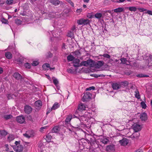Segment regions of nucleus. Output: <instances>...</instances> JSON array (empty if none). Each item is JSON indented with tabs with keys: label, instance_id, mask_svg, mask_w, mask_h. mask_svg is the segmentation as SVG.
Instances as JSON below:
<instances>
[{
	"label": "nucleus",
	"instance_id": "1a4fd4ad",
	"mask_svg": "<svg viewBox=\"0 0 152 152\" xmlns=\"http://www.w3.org/2000/svg\"><path fill=\"white\" fill-rule=\"evenodd\" d=\"M72 116H73V118H76L78 119V121H80V124H79L77 125L75 127L72 126V127L73 128L76 129L77 130H79V129H80V125H81V123H83L82 122V121H83V120L82 119L83 118V116L78 117V116H76L75 115H72Z\"/></svg>",
	"mask_w": 152,
	"mask_h": 152
},
{
	"label": "nucleus",
	"instance_id": "dca6fc26",
	"mask_svg": "<svg viewBox=\"0 0 152 152\" xmlns=\"http://www.w3.org/2000/svg\"><path fill=\"white\" fill-rule=\"evenodd\" d=\"M24 110L26 113L29 114L31 112L32 108L29 106L26 105L25 106Z\"/></svg>",
	"mask_w": 152,
	"mask_h": 152
},
{
	"label": "nucleus",
	"instance_id": "c9c22d12",
	"mask_svg": "<svg viewBox=\"0 0 152 152\" xmlns=\"http://www.w3.org/2000/svg\"><path fill=\"white\" fill-rule=\"evenodd\" d=\"M39 61L38 60L34 61L31 63V66H36L39 64Z\"/></svg>",
	"mask_w": 152,
	"mask_h": 152
},
{
	"label": "nucleus",
	"instance_id": "8fccbe9b",
	"mask_svg": "<svg viewBox=\"0 0 152 152\" xmlns=\"http://www.w3.org/2000/svg\"><path fill=\"white\" fill-rule=\"evenodd\" d=\"M74 54L76 56L78 57V56L80 55L81 53L79 50H76L74 52Z\"/></svg>",
	"mask_w": 152,
	"mask_h": 152
},
{
	"label": "nucleus",
	"instance_id": "3c124183",
	"mask_svg": "<svg viewBox=\"0 0 152 152\" xmlns=\"http://www.w3.org/2000/svg\"><path fill=\"white\" fill-rule=\"evenodd\" d=\"M12 117V115H7L4 116V118L6 120H8L10 118Z\"/></svg>",
	"mask_w": 152,
	"mask_h": 152
},
{
	"label": "nucleus",
	"instance_id": "393cba45",
	"mask_svg": "<svg viewBox=\"0 0 152 152\" xmlns=\"http://www.w3.org/2000/svg\"><path fill=\"white\" fill-rule=\"evenodd\" d=\"M72 118L73 116L72 114L69 115L66 118L65 120V122L67 123H69Z\"/></svg>",
	"mask_w": 152,
	"mask_h": 152
},
{
	"label": "nucleus",
	"instance_id": "e2e57ef3",
	"mask_svg": "<svg viewBox=\"0 0 152 152\" xmlns=\"http://www.w3.org/2000/svg\"><path fill=\"white\" fill-rule=\"evenodd\" d=\"M87 17L89 18H92V16L91 14L88 13L87 15Z\"/></svg>",
	"mask_w": 152,
	"mask_h": 152
},
{
	"label": "nucleus",
	"instance_id": "69168bd1",
	"mask_svg": "<svg viewBox=\"0 0 152 152\" xmlns=\"http://www.w3.org/2000/svg\"><path fill=\"white\" fill-rule=\"evenodd\" d=\"M43 144L41 142H39L38 144V147L40 148L41 147L42 145H43Z\"/></svg>",
	"mask_w": 152,
	"mask_h": 152
},
{
	"label": "nucleus",
	"instance_id": "2eb2a0df",
	"mask_svg": "<svg viewBox=\"0 0 152 152\" xmlns=\"http://www.w3.org/2000/svg\"><path fill=\"white\" fill-rule=\"evenodd\" d=\"M140 118L142 121H146L148 118L147 113L145 112L141 113L140 115Z\"/></svg>",
	"mask_w": 152,
	"mask_h": 152
},
{
	"label": "nucleus",
	"instance_id": "2f4dec72",
	"mask_svg": "<svg viewBox=\"0 0 152 152\" xmlns=\"http://www.w3.org/2000/svg\"><path fill=\"white\" fill-rule=\"evenodd\" d=\"M92 115V114L91 113L88 111H86L85 113L83 115L84 116H83V118L84 117L89 118L91 117Z\"/></svg>",
	"mask_w": 152,
	"mask_h": 152
},
{
	"label": "nucleus",
	"instance_id": "338daca9",
	"mask_svg": "<svg viewBox=\"0 0 152 152\" xmlns=\"http://www.w3.org/2000/svg\"><path fill=\"white\" fill-rule=\"evenodd\" d=\"M73 70L72 69H69L67 70V71L68 72L70 73H72L73 72Z\"/></svg>",
	"mask_w": 152,
	"mask_h": 152
},
{
	"label": "nucleus",
	"instance_id": "e433bc0d",
	"mask_svg": "<svg viewBox=\"0 0 152 152\" xmlns=\"http://www.w3.org/2000/svg\"><path fill=\"white\" fill-rule=\"evenodd\" d=\"M74 33L72 31H69L68 32L67 36L70 38H72L74 37Z\"/></svg>",
	"mask_w": 152,
	"mask_h": 152
},
{
	"label": "nucleus",
	"instance_id": "b1692460",
	"mask_svg": "<svg viewBox=\"0 0 152 152\" xmlns=\"http://www.w3.org/2000/svg\"><path fill=\"white\" fill-rule=\"evenodd\" d=\"M23 67L25 69H31V64L28 62H26L24 63L23 65Z\"/></svg>",
	"mask_w": 152,
	"mask_h": 152
},
{
	"label": "nucleus",
	"instance_id": "13d9d810",
	"mask_svg": "<svg viewBox=\"0 0 152 152\" xmlns=\"http://www.w3.org/2000/svg\"><path fill=\"white\" fill-rule=\"evenodd\" d=\"M66 1L68 2L71 5V6L72 7H74V4L73 2H72L71 0H66Z\"/></svg>",
	"mask_w": 152,
	"mask_h": 152
},
{
	"label": "nucleus",
	"instance_id": "f257e3e1",
	"mask_svg": "<svg viewBox=\"0 0 152 152\" xmlns=\"http://www.w3.org/2000/svg\"><path fill=\"white\" fill-rule=\"evenodd\" d=\"M104 64L102 61H98L96 62L91 59L87 60L82 63L84 66L90 67L92 69L96 71L99 70L98 69L103 65Z\"/></svg>",
	"mask_w": 152,
	"mask_h": 152
},
{
	"label": "nucleus",
	"instance_id": "20e7f679",
	"mask_svg": "<svg viewBox=\"0 0 152 152\" xmlns=\"http://www.w3.org/2000/svg\"><path fill=\"white\" fill-rule=\"evenodd\" d=\"M47 34L50 37V40L51 41H58L61 39V37L60 36V33L58 32L57 30L48 31L47 32Z\"/></svg>",
	"mask_w": 152,
	"mask_h": 152
},
{
	"label": "nucleus",
	"instance_id": "6e6d98bb",
	"mask_svg": "<svg viewBox=\"0 0 152 152\" xmlns=\"http://www.w3.org/2000/svg\"><path fill=\"white\" fill-rule=\"evenodd\" d=\"M52 54L50 52H48L47 53L46 56L48 58H51L52 56Z\"/></svg>",
	"mask_w": 152,
	"mask_h": 152
},
{
	"label": "nucleus",
	"instance_id": "de8ad7c7",
	"mask_svg": "<svg viewBox=\"0 0 152 152\" xmlns=\"http://www.w3.org/2000/svg\"><path fill=\"white\" fill-rule=\"evenodd\" d=\"M13 3V0H7L6 3L9 5H11Z\"/></svg>",
	"mask_w": 152,
	"mask_h": 152
},
{
	"label": "nucleus",
	"instance_id": "7c9ffc66",
	"mask_svg": "<svg viewBox=\"0 0 152 152\" xmlns=\"http://www.w3.org/2000/svg\"><path fill=\"white\" fill-rule=\"evenodd\" d=\"M5 56L8 59H10L12 57V54L9 52H6L5 53Z\"/></svg>",
	"mask_w": 152,
	"mask_h": 152
},
{
	"label": "nucleus",
	"instance_id": "f3484780",
	"mask_svg": "<svg viewBox=\"0 0 152 152\" xmlns=\"http://www.w3.org/2000/svg\"><path fill=\"white\" fill-rule=\"evenodd\" d=\"M119 143L123 146H126L128 143V140L126 138H124L122 140L119 141Z\"/></svg>",
	"mask_w": 152,
	"mask_h": 152
},
{
	"label": "nucleus",
	"instance_id": "f03ea898",
	"mask_svg": "<svg viewBox=\"0 0 152 152\" xmlns=\"http://www.w3.org/2000/svg\"><path fill=\"white\" fill-rule=\"evenodd\" d=\"M126 58H121L120 60L110 59L107 62V65L109 67L113 66V70L115 71L119 64H124L127 61Z\"/></svg>",
	"mask_w": 152,
	"mask_h": 152
},
{
	"label": "nucleus",
	"instance_id": "9b49d317",
	"mask_svg": "<svg viewBox=\"0 0 152 152\" xmlns=\"http://www.w3.org/2000/svg\"><path fill=\"white\" fill-rule=\"evenodd\" d=\"M16 120L18 123L21 124L24 123L25 122V117L23 115L17 116Z\"/></svg>",
	"mask_w": 152,
	"mask_h": 152
},
{
	"label": "nucleus",
	"instance_id": "09e8293b",
	"mask_svg": "<svg viewBox=\"0 0 152 152\" xmlns=\"http://www.w3.org/2000/svg\"><path fill=\"white\" fill-rule=\"evenodd\" d=\"M90 21L88 19H84L83 20V25H86L88 24L89 23Z\"/></svg>",
	"mask_w": 152,
	"mask_h": 152
},
{
	"label": "nucleus",
	"instance_id": "7ed1b4c3",
	"mask_svg": "<svg viewBox=\"0 0 152 152\" xmlns=\"http://www.w3.org/2000/svg\"><path fill=\"white\" fill-rule=\"evenodd\" d=\"M38 9V11L36 13L35 16H37L38 18L41 17L42 16L45 17V15L46 16L45 17L46 19H51L53 18V15H51L53 13H50L49 14L46 13V11L45 10L44 8L43 7L39 8Z\"/></svg>",
	"mask_w": 152,
	"mask_h": 152
},
{
	"label": "nucleus",
	"instance_id": "680f3d73",
	"mask_svg": "<svg viewBox=\"0 0 152 152\" xmlns=\"http://www.w3.org/2000/svg\"><path fill=\"white\" fill-rule=\"evenodd\" d=\"M13 76H21V75L18 72H15L14 73Z\"/></svg>",
	"mask_w": 152,
	"mask_h": 152
},
{
	"label": "nucleus",
	"instance_id": "f704fd0d",
	"mask_svg": "<svg viewBox=\"0 0 152 152\" xmlns=\"http://www.w3.org/2000/svg\"><path fill=\"white\" fill-rule=\"evenodd\" d=\"M126 8L131 11L135 12L137 10V8L134 6L127 7Z\"/></svg>",
	"mask_w": 152,
	"mask_h": 152
},
{
	"label": "nucleus",
	"instance_id": "58836bf2",
	"mask_svg": "<svg viewBox=\"0 0 152 152\" xmlns=\"http://www.w3.org/2000/svg\"><path fill=\"white\" fill-rule=\"evenodd\" d=\"M83 18L77 20V23L79 25H83Z\"/></svg>",
	"mask_w": 152,
	"mask_h": 152
},
{
	"label": "nucleus",
	"instance_id": "ea45409f",
	"mask_svg": "<svg viewBox=\"0 0 152 152\" xmlns=\"http://www.w3.org/2000/svg\"><path fill=\"white\" fill-rule=\"evenodd\" d=\"M7 134V132L5 130H0V135L5 136Z\"/></svg>",
	"mask_w": 152,
	"mask_h": 152
},
{
	"label": "nucleus",
	"instance_id": "c85d7f7f",
	"mask_svg": "<svg viewBox=\"0 0 152 152\" xmlns=\"http://www.w3.org/2000/svg\"><path fill=\"white\" fill-rule=\"evenodd\" d=\"M42 67L45 70H48L50 68V64L48 63H45L42 65Z\"/></svg>",
	"mask_w": 152,
	"mask_h": 152
},
{
	"label": "nucleus",
	"instance_id": "aec40b11",
	"mask_svg": "<svg viewBox=\"0 0 152 152\" xmlns=\"http://www.w3.org/2000/svg\"><path fill=\"white\" fill-rule=\"evenodd\" d=\"M133 129L135 132H137L141 130V127L140 125L137 124H135L134 125Z\"/></svg>",
	"mask_w": 152,
	"mask_h": 152
},
{
	"label": "nucleus",
	"instance_id": "6ab92c4d",
	"mask_svg": "<svg viewBox=\"0 0 152 152\" xmlns=\"http://www.w3.org/2000/svg\"><path fill=\"white\" fill-rule=\"evenodd\" d=\"M112 87L113 90H118L120 88V83H112Z\"/></svg>",
	"mask_w": 152,
	"mask_h": 152
},
{
	"label": "nucleus",
	"instance_id": "a211bd4d",
	"mask_svg": "<svg viewBox=\"0 0 152 152\" xmlns=\"http://www.w3.org/2000/svg\"><path fill=\"white\" fill-rule=\"evenodd\" d=\"M109 138L105 137H103L100 139V141L104 144H107L109 142Z\"/></svg>",
	"mask_w": 152,
	"mask_h": 152
},
{
	"label": "nucleus",
	"instance_id": "f8f14e48",
	"mask_svg": "<svg viewBox=\"0 0 152 152\" xmlns=\"http://www.w3.org/2000/svg\"><path fill=\"white\" fill-rule=\"evenodd\" d=\"M106 150L108 152H113L115 151V145H107L106 148Z\"/></svg>",
	"mask_w": 152,
	"mask_h": 152
},
{
	"label": "nucleus",
	"instance_id": "37998d69",
	"mask_svg": "<svg viewBox=\"0 0 152 152\" xmlns=\"http://www.w3.org/2000/svg\"><path fill=\"white\" fill-rule=\"evenodd\" d=\"M149 58L150 59V62L148 63L147 66L149 67L150 66H152V55L150 56Z\"/></svg>",
	"mask_w": 152,
	"mask_h": 152
},
{
	"label": "nucleus",
	"instance_id": "72a5a7b5",
	"mask_svg": "<svg viewBox=\"0 0 152 152\" xmlns=\"http://www.w3.org/2000/svg\"><path fill=\"white\" fill-rule=\"evenodd\" d=\"M59 127L57 126H55L52 130V133H57L59 131Z\"/></svg>",
	"mask_w": 152,
	"mask_h": 152
},
{
	"label": "nucleus",
	"instance_id": "cd10ccee",
	"mask_svg": "<svg viewBox=\"0 0 152 152\" xmlns=\"http://www.w3.org/2000/svg\"><path fill=\"white\" fill-rule=\"evenodd\" d=\"M52 138V136L50 133H49L46 135L45 139L46 142H51Z\"/></svg>",
	"mask_w": 152,
	"mask_h": 152
},
{
	"label": "nucleus",
	"instance_id": "a19ab883",
	"mask_svg": "<svg viewBox=\"0 0 152 152\" xmlns=\"http://www.w3.org/2000/svg\"><path fill=\"white\" fill-rule=\"evenodd\" d=\"M140 105L142 108L144 109L146 108L147 107L146 105L144 102H142L140 103Z\"/></svg>",
	"mask_w": 152,
	"mask_h": 152
},
{
	"label": "nucleus",
	"instance_id": "49530a36",
	"mask_svg": "<svg viewBox=\"0 0 152 152\" xmlns=\"http://www.w3.org/2000/svg\"><path fill=\"white\" fill-rule=\"evenodd\" d=\"M23 135L24 137L28 138H30L32 136V135L28 134L27 132H26V133L23 134Z\"/></svg>",
	"mask_w": 152,
	"mask_h": 152
},
{
	"label": "nucleus",
	"instance_id": "774afa93",
	"mask_svg": "<svg viewBox=\"0 0 152 152\" xmlns=\"http://www.w3.org/2000/svg\"><path fill=\"white\" fill-rule=\"evenodd\" d=\"M134 152H143V151L141 149H139L136 150Z\"/></svg>",
	"mask_w": 152,
	"mask_h": 152
},
{
	"label": "nucleus",
	"instance_id": "bb28decb",
	"mask_svg": "<svg viewBox=\"0 0 152 152\" xmlns=\"http://www.w3.org/2000/svg\"><path fill=\"white\" fill-rule=\"evenodd\" d=\"M50 1L55 6L58 5L60 3V1L59 0H50Z\"/></svg>",
	"mask_w": 152,
	"mask_h": 152
},
{
	"label": "nucleus",
	"instance_id": "5701e85b",
	"mask_svg": "<svg viewBox=\"0 0 152 152\" xmlns=\"http://www.w3.org/2000/svg\"><path fill=\"white\" fill-rule=\"evenodd\" d=\"M23 61V57L20 56L15 60V61L18 64H22Z\"/></svg>",
	"mask_w": 152,
	"mask_h": 152
},
{
	"label": "nucleus",
	"instance_id": "ddd939ff",
	"mask_svg": "<svg viewBox=\"0 0 152 152\" xmlns=\"http://www.w3.org/2000/svg\"><path fill=\"white\" fill-rule=\"evenodd\" d=\"M102 56H103L104 57H105L106 58L109 59V60H107V61L106 62V63H107L106 65H104V66H107V67H106L107 69H106V70L109 69H111L113 70V66H112L111 67H109V66H108L107 65V62H108L109 61L110 59H110V56L109 54H104Z\"/></svg>",
	"mask_w": 152,
	"mask_h": 152
},
{
	"label": "nucleus",
	"instance_id": "5fc2aeb1",
	"mask_svg": "<svg viewBox=\"0 0 152 152\" xmlns=\"http://www.w3.org/2000/svg\"><path fill=\"white\" fill-rule=\"evenodd\" d=\"M95 89V88L94 86H91L89 87L88 88H86V91H90L91 90H94Z\"/></svg>",
	"mask_w": 152,
	"mask_h": 152
},
{
	"label": "nucleus",
	"instance_id": "79ce46f5",
	"mask_svg": "<svg viewBox=\"0 0 152 152\" xmlns=\"http://www.w3.org/2000/svg\"><path fill=\"white\" fill-rule=\"evenodd\" d=\"M14 136L12 134H10L8 137V139L9 141H12L14 139Z\"/></svg>",
	"mask_w": 152,
	"mask_h": 152
},
{
	"label": "nucleus",
	"instance_id": "bf43d9fd",
	"mask_svg": "<svg viewBox=\"0 0 152 152\" xmlns=\"http://www.w3.org/2000/svg\"><path fill=\"white\" fill-rule=\"evenodd\" d=\"M14 95L12 94H8L7 95V98L9 99H12V96Z\"/></svg>",
	"mask_w": 152,
	"mask_h": 152
},
{
	"label": "nucleus",
	"instance_id": "473e14b6",
	"mask_svg": "<svg viewBox=\"0 0 152 152\" xmlns=\"http://www.w3.org/2000/svg\"><path fill=\"white\" fill-rule=\"evenodd\" d=\"M74 57L72 55L70 54L67 57V59L69 61H71L74 60Z\"/></svg>",
	"mask_w": 152,
	"mask_h": 152
},
{
	"label": "nucleus",
	"instance_id": "39448f33",
	"mask_svg": "<svg viewBox=\"0 0 152 152\" xmlns=\"http://www.w3.org/2000/svg\"><path fill=\"white\" fill-rule=\"evenodd\" d=\"M86 139H82L81 140V142L82 143V145L84 146L86 145V143L92 145L95 142L96 139L94 137L91 135L88 134L86 136Z\"/></svg>",
	"mask_w": 152,
	"mask_h": 152
},
{
	"label": "nucleus",
	"instance_id": "4d7b16f0",
	"mask_svg": "<svg viewBox=\"0 0 152 152\" xmlns=\"http://www.w3.org/2000/svg\"><path fill=\"white\" fill-rule=\"evenodd\" d=\"M125 0H113V1L115 2L121 3L124 2Z\"/></svg>",
	"mask_w": 152,
	"mask_h": 152
},
{
	"label": "nucleus",
	"instance_id": "c756f323",
	"mask_svg": "<svg viewBox=\"0 0 152 152\" xmlns=\"http://www.w3.org/2000/svg\"><path fill=\"white\" fill-rule=\"evenodd\" d=\"M60 105L57 102H55L53 105L52 107H51V109L55 110L59 107Z\"/></svg>",
	"mask_w": 152,
	"mask_h": 152
},
{
	"label": "nucleus",
	"instance_id": "4be33fe9",
	"mask_svg": "<svg viewBox=\"0 0 152 152\" xmlns=\"http://www.w3.org/2000/svg\"><path fill=\"white\" fill-rule=\"evenodd\" d=\"M34 105L36 109H40L42 106V102L40 100L37 101L35 102Z\"/></svg>",
	"mask_w": 152,
	"mask_h": 152
},
{
	"label": "nucleus",
	"instance_id": "4468645a",
	"mask_svg": "<svg viewBox=\"0 0 152 152\" xmlns=\"http://www.w3.org/2000/svg\"><path fill=\"white\" fill-rule=\"evenodd\" d=\"M52 79L53 80V82L54 84L56 87V88L58 89L59 90L60 88V86L58 85L59 81L55 77H53L52 78Z\"/></svg>",
	"mask_w": 152,
	"mask_h": 152
},
{
	"label": "nucleus",
	"instance_id": "4c0bfd02",
	"mask_svg": "<svg viewBox=\"0 0 152 152\" xmlns=\"http://www.w3.org/2000/svg\"><path fill=\"white\" fill-rule=\"evenodd\" d=\"M102 16V14L101 13H96L94 15L95 17L98 19H100Z\"/></svg>",
	"mask_w": 152,
	"mask_h": 152
},
{
	"label": "nucleus",
	"instance_id": "0e129e2a",
	"mask_svg": "<svg viewBox=\"0 0 152 152\" xmlns=\"http://www.w3.org/2000/svg\"><path fill=\"white\" fill-rule=\"evenodd\" d=\"M82 10H83L82 9H77L76 10V12L77 13H80L82 11Z\"/></svg>",
	"mask_w": 152,
	"mask_h": 152
},
{
	"label": "nucleus",
	"instance_id": "052dcab7",
	"mask_svg": "<svg viewBox=\"0 0 152 152\" xmlns=\"http://www.w3.org/2000/svg\"><path fill=\"white\" fill-rule=\"evenodd\" d=\"M146 13H147L150 15H152V11L150 10H147V12H145Z\"/></svg>",
	"mask_w": 152,
	"mask_h": 152
},
{
	"label": "nucleus",
	"instance_id": "412c9836",
	"mask_svg": "<svg viewBox=\"0 0 152 152\" xmlns=\"http://www.w3.org/2000/svg\"><path fill=\"white\" fill-rule=\"evenodd\" d=\"M129 84V83L127 81H122L120 83V88H127Z\"/></svg>",
	"mask_w": 152,
	"mask_h": 152
},
{
	"label": "nucleus",
	"instance_id": "c03bdc74",
	"mask_svg": "<svg viewBox=\"0 0 152 152\" xmlns=\"http://www.w3.org/2000/svg\"><path fill=\"white\" fill-rule=\"evenodd\" d=\"M22 21L19 19H16L15 20V22L17 25H20L22 23Z\"/></svg>",
	"mask_w": 152,
	"mask_h": 152
},
{
	"label": "nucleus",
	"instance_id": "a18cd8bd",
	"mask_svg": "<svg viewBox=\"0 0 152 152\" xmlns=\"http://www.w3.org/2000/svg\"><path fill=\"white\" fill-rule=\"evenodd\" d=\"M135 97L138 99H140V95L139 92L137 90L135 91Z\"/></svg>",
	"mask_w": 152,
	"mask_h": 152
},
{
	"label": "nucleus",
	"instance_id": "603ef678",
	"mask_svg": "<svg viewBox=\"0 0 152 152\" xmlns=\"http://www.w3.org/2000/svg\"><path fill=\"white\" fill-rule=\"evenodd\" d=\"M1 21L2 23L5 24H7L8 22V21L7 20L5 19L4 18H3L1 19Z\"/></svg>",
	"mask_w": 152,
	"mask_h": 152
},
{
	"label": "nucleus",
	"instance_id": "423d86ee",
	"mask_svg": "<svg viewBox=\"0 0 152 152\" xmlns=\"http://www.w3.org/2000/svg\"><path fill=\"white\" fill-rule=\"evenodd\" d=\"M90 109L87 107L86 104L82 103L78 104L77 107V110L80 112H82L84 110H89Z\"/></svg>",
	"mask_w": 152,
	"mask_h": 152
},
{
	"label": "nucleus",
	"instance_id": "9d476101",
	"mask_svg": "<svg viewBox=\"0 0 152 152\" xmlns=\"http://www.w3.org/2000/svg\"><path fill=\"white\" fill-rule=\"evenodd\" d=\"M84 61L81 62L80 63V60L78 59H75L73 60V66L75 67H80L82 66H84L82 64V63Z\"/></svg>",
	"mask_w": 152,
	"mask_h": 152
},
{
	"label": "nucleus",
	"instance_id": "a878e982",
	"mask_svg": "<svg viewBox=\"0 0 152 152\" xmlns=\"http://www.w3.org/2000/svg\"><path fill=\"white\" fill-rule=\"evenodd\" d=\"M124 8L123 7H118L112 10L114 12L116 13L121 12L124 11Z\"/></svg>",
	"mask_w": 152,
	"mask_h": 152
},
{
	"label": "nucleus",
	"instance_id": "0eeeda50",
	"mask_svg": "<svg viewBox=\"0 0 152 152\" xmlns=\"http://www.w3.org/2000/svg\"><path fill=\"white\" fill-rule=\"evenodd\" d=\"M15 146L14 149L17 152L22 151L23 149V147L22 145H20L19 142L16 141L15 142Z\"/></svg>",
	"mask_w": 152,
	"mask_h": 152
},
{
	"label": "nucleus",
	"instance_id": "864d4df0",
	"mask_svg": "<svg viewBox=\"0 0 152 152\" xmlns=\"http://www.w3.org/2000/svg\"><path fill=\"white\" fill-rule=\"evenodd\" d=\"M76 27L75 26H73L71 28V30L70 31H72L74 33L76 31Z\"/></svg>",
	"mask_w": 152,
	"mask_h": 152
},
{
	"label": "nucleus",
	"instance_id": "6e6552de",
	"mask_svg": "<svg viewBox=\"0 0 152 152\" xmlns=\"http://www.w3.org/2000/svg\"><path fill=\"white\" fill-rule=\"evenodd\" d=\"M91 94L89 92H87L84 94L82 99V100L84 102L88 101L89 99H91Z\"/></svg>",
	"mask_w": 152,
	"mask_h": 152
}]
</instances>
